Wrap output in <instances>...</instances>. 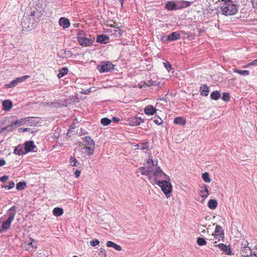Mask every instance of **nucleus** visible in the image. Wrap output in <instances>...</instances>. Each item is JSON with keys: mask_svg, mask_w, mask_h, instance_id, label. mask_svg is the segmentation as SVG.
<instances>
[{"mask_svg": "<svg viewBox=\"0 0 257 257\" xmlns=\"http://www.w3.org/2000/svg\"><path fill=\"white\" fill-rule=\"evenodd\" d=\"M46 6V0H32L30 3V14L23 19V27L31 29L34 28L44 14Z\"/></svg>", "mask_w": 257, "mask_h": 257, "instance_id": "1", "label": "nucleus"}, {"mask_svg": "<svg viewBox=\"0 0 257 257\" xmlns=\"http://www.w3.org/2000/svg\"><path fill=\"white\" fill-rule=\"evenodd\" d=\"M154 163L152 159H149L147 162L146 166L139 168L138 172H140L142 175H147L152 182H154V180L167 178L170 180V178L167 177V175Z\"/></svg>", "mask_w": 257, "mask_h": 257, "instance_id": "2", "label": "nucleus"}, {"mask_svg": "<svg viewBox=\"0 0 257 257\" xmlns=\"http://www.w3.org/2000/svg\"><path fill=\"white\" fill-rule=\"evenodd\" d=\"M220 9L222 14L226 16L234 15L238 11L237 6L232 1L221 4Z\"/></svg>", "mask_w": 257, "mask_h": 257, "instance_id": "3", "label": "nucleus"}, {"mask_svg": "<svg viewBox=\"0 0 257 257\" xmlns=\"http://www.w3.org/2000/svg\"><path fill=\"white\" fill-rule=\"evenodd\" d=\"M153 183L158 185L161 187L162 191L167 197L170 196L169 194L172 192V185L170 181L167 180L161 181L160 179H158L154 180Z\"/></svg>", "mask_w": 257, "mask_h": 257, "instance_id": "4", "label": "nucleus"}, {"mask_svg": "<svg viewBox=\"0 0 257 257\" xmlns=\"http://www.w3.org/2000/svg\"><path fill=\"white\" fill-rule=\"evenodd\" d=\"M77 40L81 46L87 47L92 44L95 38L94 37H91V36H90L89 38L86 37L84 32L80 31L78 34Z\"/></svg>", "mask_w": 257, "mask_h": 257, "instance_id": "5", "label": "nucleus"}, {"mask_svg": "<svg viewBox=\"0 0 257 257\" xmlns=\"http://www.w3.org/2000/svg\"><path fill=\"white\" fill-rule=\"evenodd\" d=\"M97 69L100 73L107 72L114 69V65L110 62H103L97 66Z\"/></svg>", "mask_w": 257, "mask_h": 257, "instance_id": "6", "label": "nucleus"}, {"mask_svg": "<svg viewBox=\"0 0 257 257\" xmlns=\"http://www.w3.org/2000/svg\"><path fill=\"white\" fill-rule=\"evenodd\" d=\"M254 252H252L250 248L248 246V242L247 241L245 242V243L241 244L240 247V253L242 256L244 257H251V255Z\"/></svg>", "mask_w": 257, "mask_h": 257, "instance_id": "7", "label": "nucleus"}, {"mask_svg": "<svg viewBox=\"0 0 257 257\" xmlns=\"http://www.w3.org/2000/svg\"><path fill=\"white\" fill-rule=\"evenodd\" d=\"M29 77V76L28 75H25L20 77L17 78L15 80L12 81L10 83L5 84V87L7 88L14 87L18 84L25 81Z\"/></svg>", "mask_w": 257, "mask_h": 257, "instance_id": "8", "label": "nucleus"}, {"mask_svg": "<svg viewBox=\"0 0 257 257\" xmlns=\"http://www.w3.org/2000/svg\"><path fill=\"white\" fill-rule=\"evenodd\" d=\"M214 238L217 239L218 241L223 239L224 237V231L222 227L217 225L216 226L214 233L213 234Z\"/></svg>", "mask_w": 257, "mask_h": 257, "instance_id": "9", "label": "nucleus"}, {"mask_svg": "<svg viewBox=\"0 0 257 257\" xmlns=\"http://www.w3.org/2000/svg\"><path fill=\"white\" fill-rule=\"evenodd\" d=\"M215 246H218L221 250L226 255H231L232 250L230 245H226L223 243H219L218 244H214Z\"/></svg>", "mask_w": 257, "mask_h": 257, "instance_id": "10", "label": "nucleus"}, {"mask_svg": "<svg viewBox=\"0 0 257 257\" xmlns=\"http://www.w3.org/2000/svg\"><path fill=\"white\" fill-rule=\"evenodd\" d=\"M36 148V146L34 145L33 141H27L25 143V151L26 152H36L34 151V149Z\"/></svg>", "mask_w": 257, "mask_h": 257, "instance_id": "11", "label": "nucleus"}, {"mask_svg": "<svg viewBox=\"0 0 257 257\" xmlns=\"http://www.w3.org/2000/svg\"><path fill=\"white\" fill-rule=\"evenodd\" d=\"M128 121L130 125L136 126L140 125L142 122H144V119L136 116L130 118Z\"/></svg>", "mask_w": 257, "mask_h": 257, "instance_id": "12", "label": "nucleus"}, {"mask_svg": "<svg viewBox=\"0 0 257 257\" xmlns=\"http://www.w3.org/2000/svg\"><path fill=\"white\" fill-rule=\"evenodd\" d=\"M192 2L185 1L177 2V10L182 9L189 7Z\"/></svg>", "mask_w": 257, "mask_h": 257, "instance_id": "13", "label": "nucleus"}, {"mask_svg": "<svg viewBox=\"0 0 257 257\" xmlns=\"http://www.w3.org/2000/svg\"><path fill=\"white\" fill-rule=\"evenodd\" d=\"M16 213V207L14 206L9 209L8 212V218L7 219L13 221L14 219Z\"/></svg>", "mask_w": 257, "mask_h": 257, "instance_id": "14", "label": "nucleus"}, {"mask_svg": "<svg viewBox=\"0 0 257 257\" xmlns=\"http://www.w3.org/2000/svg\"><path fill=\"white\" fill-rule=\"evenodd\" d=\"M157 111V109L152 105H148L144 109L145 114L148 115H153Z\"/></svg>", "mask_w": 257, "mask_h": 257, "instance_id": "15", "label": "nucleus"}, {"mask_svg": "<svg viewBox=\"0 0 257 257\" xmlns=\"http://www.w3.org/2000/svg\"><path fill=\"white\" fill-rule=\"evenodd\" d=\"M109 40V37L105 35H98L96 38V41L101 44H106L108 42Z\"/></svg>", "mask_w": 257, "mask_h": 257, "instance_id": "16", "label": "nucleus"}, {"mask_svg": "<svg viewBox=\"0 0 257 257\" xmlns=\"http://www.w3.org/2000/svg\"><path fill=\"white\" fill-rule=\"evenodd\" d=\"M59 25L64 28H67L70 26V23L69 20L65 18H61L59 21Z\"/></svg>", "mask_w": 257, "mask_h": 257, "instance_id": "17", "label": "nucleus"}, {"mask_svg": "<svg viewBox=\"0 0 257 257\" xmlns=\"http://www.w3.org/2000/svg\"><path fill=\"white\" fill-rule=\"evenodd\" d=\"M165 8L169 11L176 10H177V2L175 3L172 1L168 2L166 4Z\"/></svg>", "mask_w": 257, "mask_h": 257, "instance_id": "18", "label": "nucleus"}, {"mask_svg": "<svg viewBox=\"0 0 257 257\" xmlns=\"http://www.w3.org/2000/svg\"><path fill=\"white\" fill-rule=\"evenodd\" d=\"M106 245L107 247H113L117 251H120L122 249L121 247L119 245H118L111 241H107Z\"/></svg>", "mask_w": 257, "mask_h": 257, "instance_id": "19", "label": "nucleus"}, {"mask_svg": "<svg viewBox=\"0 0 257 257\" xmlns=\"http://www.w3.org/2000/svg\"><path fill=\"white\" fill-rule=\"evenodd\" d=\"M3 108L5 110H9L13 106V104L11 101L6 100L2 103Z\"/></svg>", "mask_w": 257, "mask_h": 257, "instance_id": "20", "label": "nucleus"}, {"mask_svg": "<svg viewBox=\"0 0 257 257\" xmlns=\"http://www.w3.org/2000/svg\"><path fill=\"white\" fill-rule=\"evenodd\" d=\"M200 92L201 95L204 96H207L209 92V88L207 85H203L200 88Z\"/></svg>", "mask_w": 257, "mask_h": 257, "instance_id": "21", "label": "nucleus"}, {"mask_svg": "<svg viewBox=\"0 0 257 257\" xmlns=\"http://www.w3.org/2000/svg\"><path fill=\"white\" fill-rule=\"evenodd\" d=\"M167 38L170 41H175L180 39V34L177 32H173L169 34Z\"/></svg>", "mask_w": 257, "mask_h": 257, "instance_id": "22", "label": "nucleus"}, {"mask_svg": "<svg viewBox=\"0 0 257 257\" xmlns=\"http://www.w3.org/2000/svg\"><path fill=\"white\" fill-rule=\"evenodd\" d=\"M24 148L21 146H18L14 150V153L16 155H21L25 154L26 152L24 151Z\"/></svg>", "mask_w": 257, "mask_h": 257, "instance_id": "23", "label": "nucleus"}, {"mask_svg": "<svg viewBox=\"0 0 257 257\" xmlns=\"http://www.w3.org/2000/svg\"><path fill=\"white\" fill-rule=\"evenodd\" d=\"M94 145H95L86 146L84 147L83 149L86 150L87 152V154L90 156L93 154L94 151Z\"/></svg>", "mask_w": 257, "mask_h": 257, "instance_id": "24", "label": "nucleus"}, {"mask_svg": "<svg viewBox=\"0 0 257 257\" xmlns=\"http://www.w3.org/2000/svg\"><path fill=\"white\" fill-rule=\"evenodd\" d=\"M174 122L176 124L184 125L186 123V121L183 117H177L174 119Z\"/></svg>", "mask_w": 257, "mask_h": 257, "instance_id": "25", "label": "nucleus"}, {"mask_svg": "<svg viewBox=\"0 0 257 257\" xmlns=\"http://www.w3.org/2000/svg\"><path fill=\"white\" fill-rule=\"evenodd\" d=\"M217 204L216 199H210L208 203V206L211 209H214L217 207Z\"/></svg>", "mask_w": 257, "mask_h": 257, "instance_id": "26", "label": "nucleus"}, {"mask_svg": "<svg viewBox=\"0 0 257 257\" xmlns=\"http://www.w3.org/2000/svg\"><path fill=\"white\" fill-rule=\"evenodd\" d=\"M12 222V221H10L8 219L4 222L2 225V230L6 231L9 229L11 226Z\"/></svg>", "mask_w": 257, "mask_h": 257, "instance_id": "27", "label": "nucleus"}, {"mask_svg": "<svg viewBox=\"0 0 257 257\" xmlns=\"http://www.w3.org/2000/svg\"><path fill=\"white\" fill-rule=\"evenodd\" d=\"M220 96L221 94L218 91H214L210 94L211 98L215 100H218L220 97Z\"/></svg>", "mask_w": 257, "mask_h": 257, "instance_id": "28", "label": "nucleus"}, {"mask_svg": "<svg viewBox=\"0 0 257 257\" xmlns=\"http://www.w3.org/2000/svg\"><path fill=\"white\" fill-rule=\"evenodd\" d=\"M53 214L56 216H60L63 213V210L62 208L56 207L53 209Z\"/></svg>", "mask_w": 257, "mask_h": 257, "instance_id": "29", "label": "nucleus"}, {"mask_svg": "<svg viewBox=\"0 0 257 257\" xmlns=\"http://www.w3.org/2000/svg\"><path fill=\"white\" fill-rule=\"evenodd\" d=\"M68 72V69L67 68L64 67L62 69L59 70V73L57 74V77L58 78H62L65 75H66Z\"/></svg>", "mask_w": 257, "mask_h": 257, "instance_id": "30", "label": "nucleus"}, {"mask_svg": "<svg viewBox=\"0 0 257 257\" xmlns=\"http://www.w3.org/2000/svg\"><path fill=\"white\" fill-rule=\"evenodd\" d=\"M83 142L87 146L95 145L94 142L89 137H86L83 139Z\"/></svg>", "mask_w": 257, "mask_h": 257, "instance_id": "31", "label": "nucleus"}, {"mask_svg": "<svg viewBox=\"0 0 257 257\" xmlns=\"http://www.w3.org/2000/svg\"><path fill=\"white\" fill-rule=\"evenodd\" d=\"M233 72L243 76L248 75L249 74L248 70H241L237 69H233Z\"/></svg>", "mask_w": 257, "mask_h": 257, "instance_id": "32", "label": "nucleus"}, {"mask_svg": "<svg viewBox=\"0 0 257 257\" xmlns=\"http://www.w3.org/2000/svg\"><path fill=\"white\" fill-rule=\"evenodd\" d=\"M209 193L208 190L206 188V186H204V188L200 190V195L201 197L206 198L208 196Z\"/></svg>", "mask_w": 257, "mask_h": 257, "instance_id": "33", "label": "nucleus"}, {"mask_svg": "<svg viewBox=\"0 0 257 257\" xmlns=\"http://www.w3.org/2000/svg\"><path fill=\"white\" fill-rule=\"evenodd\" d=\"M202 177L205 182L210 183L211 182V179L208 173L205 172L203 173L202 174Z\"/></svg>", "mask_w": 257, "mask_h": 257, "instance_id": "34", "label": "nucleus"}, {"mask_svg": "<svg viewBox=\"0 0 257 257\" xmlns=\"http://www.w3.org/2000/svg\"><path fill=\"white\" fill-rule=\"evenodd\" d=\"M70 165L71 166H78L79 165V163L77 161V159L73 157H71L70 158Z\"/></svg>", "mask_w": 257, "mask_h": 257, "instance_id": "35", "label": "nucleus"}, {"mask_svg": "<svg viewBox=\"0 0 257 257\" xmlns=\"http://www.w3.org/2000/svg\"><path fill=\"white\" fill-rule=\"evenodd\" d=\"M111 120L108 118L105 117L101 119V123L104 125L106 126L109 124L111 122Z\"/></svg>", "mask_w": 257, "mask_h": 257, "instance_id": "36", "label": "nucleus"}, {"mask_svg": "<svg viewBox=\"0 0 257 257\" xmlns=\"http://www.w3.org/2000/svg\"><path fill=\"white\" fill-rule=\"evenodd\" d=\"M113 34L116 37L119 38L121 36L122 31L119 29L117 28L113 30Z\"/></svg>", "mask_w": 257, "mask_h": 257, "instance_id": "37", "label": "nucleus"}, {"mask_svg": "<svg viewBox=\"0 0 257 257\" xmlns=\"http://www.w3.org/2000/svg\"><path fill=\"white\" fill-rule=\"evenodd\" d=\"M26 185V183L24 182H20L17 184V189L18 190H21L24 189Z\"/></svg>", "mask_w": 257, "mask_h": 257, "instance_id": "38", "label": "nucleus"}, {"mask_svg": "<svg viewBox=\"0 0 257 257\" xmlns=\"http://www.w3.org/2000/svg\"><path fill=\"white\" fill-rule=\"evenodd\" d=\"M197 242L199 245H206L207 242L204 238L199 237L197 238Z\"/></svg>", "mask_w": 257, "mask_h": 257, "instance_id": "39", "label": "nucleus"}, {"mask_svg": "<svg viewBox=\"0 0 257 257\" xmlns=\"http://www.w3.org/2000/svg\"><path fill=\"white\" fill-rule=\"evenodd\" d=\"M15 183L13 181H10L9 183V185H2V188H7L8 189H11L14 187Z\"/></svg>", "mask_w": 257, "mask_h": 257, "instance_id": "40", "label": "nucleus"}, {"mask_svg": "<svg viewBox=\"0 0 257 257\" xmlns=\"http://www.w3.org/2000/svg\"><path fill=\"white\" fill-rule=\"evenodd\" d=\"M230 96L229 94L227 92H224L223 93L222 95V99L225 101H228L229 99Z\"/></svg>", "mask_w": 257, "mask_h": 257, "instance_id": "41", "label": "nucleus"}, {"mask_svg": "<svg viewBox=\"0 0 257 257\" xmlns=\"http://www.w3.org/2000/svg\"><path fill=\"white\" fill-rule=\"evenodd\" d=\"M30 240H31V242H28L27 243V245L28 246H31L32 247H33V248H37V245L36 243H34L33 242H35V240L33 239H32L31 238H30Z\"/></svg>", "mask_w": 257, "mask_h": 257, "instance_id": "42", "label": "nucleus"}, {"mask_svg": "<svg viewBox=\"0 0 257 257\" xmlns=\"http://www.w3.org/2000/svg\"><path fill=\"white\" fill-rule=\"evenodd\" d=\"M99 243V241L97 239H94L90 241V244L92 246H95Z\"/></svg>", "mask_w": 257, "mask_h": 257, "instance_id": "43", "label": "nucleus"}, {"mask_svg": "<svg viewBox=\"0 0 257 257\" xmlns=\"http://www.w3.org/2000/svg\"><path fill=\"white\" fill-rule=\"evenodd\" d=\"M72 52L70 51H65L63 53V57L69 58L72 56Z\"/></svg>", "mask_w": 257, "mask_h": 257, "instance_id": "44", "label": "nucleus"}, {"mask_svg": "<svg viewBox=\"0 0 257 257\" xmlns=\"http://www.w3.org/2000/svg\"><path fill=\"white\" fill-rule=\"evenodd\" d=\"M164 66L165 67V68L168 70V71L170 72L172 69L171 65L168 62L164 63Z\"/></svg>", "mask_w": 257, "mask_h": 257, "instance_id": "45", "label": "nucleus"}, {"mask_svg": "<svg viewBox=\"0 0 257 257\" xmlns=\"http://www.w3.org/2000/svg\"><path fill=\"white\" fill-rule=\"evenodd\" d=\"M29 119V117H25V118H23L22 119H20L19 121H20V126L25 124V123L26 122V121H27V119Z\"/></svg>", "mask_w": 257, "mask_h": 257, "instance_id": "46", "label": "nucleus"}, {"mask_svg": "<svg viewBox=\"0 0 257 257\" xmlns=\"http://www.w3.org/2000/svg\"><path fill=\"white\" fill-rule=\"evenodd\" d=\"M5 130H7L8 131H13V130H12V126H11L10 124L9 125H8L7 126H6V127H4L2 128V130L1 131L2 132H3Z\"/></svg>", "mask_w": 257, "mask_h": 257, "instance_id": "47", "label": "nucleus"}, {"mask_svg": "<svg viewBox=\"0 0 257 257\" xmlns=\"http://www.w3.org/2000/svg\"><path fill=\"white\" fill-rule=\"evenodd\" d=\"M8 176H3L0 178V181L3 182H5L8 180Z\"/></svg>", "mask_w": 257, "mask_h": 257, "instance_id": "48", "label": "nucleus"}, {"mask_svg": "<svg viewBox=\"0 0 257 257\" xmlns=\"http://www.w3.org/2000/svg\"><path fill=\"white\" fill-rule=\"evenodd\" d=\"M154 121L157 124H161L162 123V120L160 118L157 119H155Z\"/></svg>", "mask_w": 257, "mask_h": 257, "instance_id": "49", "label": "nucleus"}, {"mask_svg": "<svg viewBox=\"0 0 257 257\" xmlns=\"http://www.w3.org/2000/svg\"><path fill=\"white\" fill-rule=\"evenodd\" d=\"M80 171L78 170H76L75 172H74V175L75 176V177L76 178H78V177H79L80 175Z\"/></svg>", "mask_w": 257, "mask_h": 257, "instance_id": "50", "label": "nucleus"}, {"mask_svg": "<svg viewBox=\"0 0 257 257\" xmlns=\"http://www.w3.org/2000/svg\"><path fill=\"white\" fill-rule=\"evenodd\" d=\"M91 92V89H88L87 90H82L81 92V93L84 94H88Z\"/></svg>", "mask_w": 257, "mask_h": 257, "instance_id": "51", "label": "nucleus"}, {"mask_svg": "<svg viewBox=\"0 0 257 257\" xmlns=\"http://www.w3.org/2000/svg\"><path fill=\"white\" fill-rule=\"evenodd\" d=\"M27 242L26 241L25 242V243L23 244V247L25 248V250H30V247H29V246H28L27 245Z\"/></svg>", "mask_w": 257, "mask_h": 257, "instance_id": "52", "label": "nucleus"}, {"mask_svg": "<svg viewBox=\"0 0 257 257\" xmlns=\"http://www.w3.org/2000/svg\"><path fill=\"white\" fill-rule=\"evenodd\" d=\"M252 5L254 8H257V0H251Z\"/></svg>", "mask_w": 257, "mask_h": 257, "instance_id": "53", "label": "nucleus"}, {"mask_svg": "<svg viewBox=\"0 0 257 257\" xmlns=\"http://www.w3.org/2000/svg\"><path fill=\"white\" fill-rule=\"evenodd\" d=\"M257 65V59L254 60L252 62H250L247 64V66H252V65Z\"/></svg>", "mask_w": 257, "mask_h": 257, "instance_id": "54", "label": "nucleus"}, {"mask_svg": "<svg viewBox=\"0 0 257 257\" xmlns=\"http://www.w3.org/2000/svg\"><path fill=\"white\" fill-rule=\"evenodd\" d=\"M29 130V128H22V127H21V128H19L18 129V131L20 133V132H27Z\"/></svg>", "mask_w": 257, "mask_h": 257, "instance_id": "55", "label": "nucleus"}, {"mask_svg": "<svg viewBox=\"0 0 257 257\" xmlns=\"http://www.w3.org/2000/svg\"><path fill=\"white\" fill-rule=\"evenodd\" d=\"M14 123V124L16 126V127H18L20 126L19 119H17L15 121H13Z\"/></svg>", "mask_w": 257, "mask_h": 257, "instance_id": "56", "label": "nucleus"}, {"mask_svg": "<svg viewBox=\"0 0 257 257\" xmlns=\"http://www.w3.org/2000/svg\"><path fill=\"white\" fill-rule=\"evenodd\" d=\"M6 161L4 159H0V167L5 165Z\"/></svg>", "mask_w": 257, "mask_h": 257, "instance_id": "57", "label": "nucleus"}, {"mask_svg": "<svg viewBox=\"0 0 257 257\" xmlns=\"http://www.w3.org/2000/svg\"><path fill=\"white\" fill-rule=\"evenodd\" d=\"M148 146L147 143H144L141 144L142 148H141V150H144L147 148V146Z\"/></svg>", "mask_w": 257, "mask_h": 257, "instance_id": "58", "label": "nucleus"}, {"mask_svg": "<svg viewBox=\"0 0 257 257\" xmlns=\"http://www.w3.org/2000/svg\"><path fill=\"white\" fill-rule=\"evenodd\" d=\"M112 120L115 122H117L119 121V119L115 116L112 117Z\"/></svg>", "mask_w": 257, "mask_h": 257, "instance_id": "59", "label": "nucleus"}, {"mask_svg": "<svg viewBox=\"0 0 257 257\" xmlns=\"http://www.w3.org/2000/svg\"><path fill=\"white\" fill-rule=\"evenodd\" d=\"M10 125H11V126H12L13 130L15 129L17 127L15 125V124H14V123L13 121H11Z\"/></svg>", "mask_w": 257, "mask_h": 257, "instance_id": "60", "label": "nucleus"}, {"mask_svg": "<svg viewBox=\"0 0 257 257\" xmlns=\"http://www.w3.org/2000/svg\"><path fill=\"white\" fill-rule=\"evenodd\" d=\"M221 1L222 2V3H225V4H227L229 2H231V0H221Z\"/></svg>", "mask_w": 257, "mask_h": 257, "instance_id": "61", "label": "nucleus"}, {"mask_svg": "<svg viewBox=\"0 0 257 257\" xmlns=\"http://www.w3.org/2000/svg\"><path fill=\"white\" fill-rule=\"evenodd\" d=\"M251 257H257V254L255 253H254L251 255Z\"/></svg>", "mask_w": 257, "mask_h": 257, "instance_id": "62", "label": "nucleus"}, {"mask_svg": "<svg viewBox=\"0 0 257 257\" xmlns=\"http://www.w3.org/2000/svg\"><path fill=\"white\" fill-rule=\"evenodd\" d=\"M119 1L120 2V3H121V5H122L123 2L124 0H119Z\"/></svg>", "mask_w": 257, "mask_h": 257, "instance_id": "63", "label": "nucleus"}, {"mask_svg": "<svg viewBox=\"0 0 257 257\" xmlns=\"http://www.w3.org/2000/svg\"><path fill=\"white\" fill-rule=\"evenodd\" d=\"M2 21L0 20V27L3 26V24L1 23Z\"/></svg>", "mask_w": 257, "mask_h": 257, "instance_id": "64", "label": "nucleus"}]
</instances>
